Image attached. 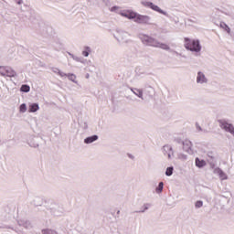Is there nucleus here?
Wrapping results in <instances>:
<instances>
[{
    "label": "nucleus",
    "instance_id": "9b49d317",
    "mask_svg": "<svg viewBox=\"0 0 234 234\" xmlns=\"http://www.w3.org/2000/svg\"><path fill=\"white\" fill-rule=\"evenodd\" d=\"M196 166L202 168L206 167V161L205 160H200L198 157L196 158Z\"/></svg>",
    "mask_w": 234,
    "mask_h": 234
},
{
    "label": "nucleus",
    "instance_id": "f8f14e48",
    "mask_svg": "<svg viewBox=\"0 0 234 234\" xmlns=\"http://www.w3.org/2000/svg\"><path fill=\"white\" fill-rule=\"evenodd\" d=\"M39 111V105L37 103H33L29 105V112H37Z\"/></svg>",
    "mask_w": 234,
    "mask_h": 234
},
{
    "label": "nucleus",
    "instance_id": "f257e3e1",
    "mask_svg": "<svg viewBox=\"0 0 234 234\" xmlns=\"http://www.w3.org/2000/svg\"><path fill=\"white\" fill-rule=\"evenodd\" d=\"M185 48L186 50H191V52H200L201 47L198 40H191L187 37H185Z\"/></svg>",
    "mask_w": 234,
    "mask_h": 234
},
{
    "label": "nucleus",
    "instance_id": "423d86ee",
    "mask_svg": "<svg viewBox=\"0 0 234 234\" xmlns=\"http://www.w3.org/2000/svg\"><path fill=\"white\" fill-rule=\"evenodd\" d=\"M121 16L122 17H127V19H136L137 14L134 13L133 11L128 10L121 13Z\"/></svg>",
    "mask_w": 234,
    "mask_h": 234
},
{
    "label": "nucleus",
    "instance_id": "1a4fd4ad",
    "mask_svg": "<svg viewBox=\"0 0 234 234\" xmlns=\"http://www.w3.org/2000/svg\"><path fill=\"white\" fill-rule=\"evenodd\" d=\"M191 147H193V144L191 143V141L186 140L183 143V148L185 149V151H191Z\"/></svg>",
    "mask_w": 234,
    "mask_h": 234
},
{
    "label": "nucleus",
    "instance_id": "aec40b11",
    "mask_svg": "<svg viewBox=\"0 0 234 234\" xmlns=\"http://www.w3.org/2000/svg\"><path fill=\"white\" fill-rule=\"evenodd\" d=\"M204 206V203L202 201H197L195 204L196 207H202Z\"/></svg>",
    "mask_w": 234,
    "mask_h": 234
},
{
    "label": "nucleus",
    "instance_id": "39448f33",
    "mask_svg": "<svg viewBox=\"0 0 234 234\" xmlns=\"http://www.w3.org/2000/svg\"><path fill=\"white\" fill-rule=\"evenodd\" d=\"M151 18L147 16H144V15H136L135 17V23H139V24H144V25H147V23H149V20Z\"/></svg>",
    "mask_w": 234,
    "mask_h": 234
},
{
    "label": "nucleus",
    "instance_id": "f3484780",
    "mask_svg": "<svg viewBox=\"0 0 234 234\" xmlns=\"http://www.w3.org/2000/svg\"><path fill=\"white\" fill-rule=\"evenodd\" d=\"M164 189V183L160 182L158 187L156 188V193H162Z\"/></svg>",
    "mask_w": 234,
    "mask_h": 234
},
{
    "label": "nucleus",
    "instance_id": "7ed1b4c3",
    "mask_svg": "<svg viewBox=\"0 0 234 234\" xmlns=\"http://www.w3.org/2000/svg\"><path fill=\"white\" fill-rule=\"evenodd\" d=\"M219 125L221 129H224V131H227V133H230V134L234 135L233 124H230L226 121H219Z\"/></svg>",
    "mask_w": 234,
    "mask_h": 234
},
{
    "label": "nucleus",
    "instance_id": "a878e982",
    "mask_svg": "<svg viewBox=\"0 0 234 234\" xmlns=\"http://www.w3.org/2000/svg\"><path fill=\"white\" fill-rule=\"evenodd\" d=\"M44 233H47V230H44Z\"/></svg>",
    "mask_w": 234,
    "mask_h": 234
},
{
    "label": "nucleus",
    "instance_id": "ddd939ff",
    "mask_svg": "<svg viewBox=\"0 0 234 234\" xmlns=\"http://www.w3.org/2000/svg\"><path fill=\"white\" fill-rule=\"evenodd\" d=\"M206 81V76L202 72L197 73V83H204Z\"/></svg>",
    "mask_w": 234,
    "mask_h": 234
},
{
    "label": "nucleus",
    "instance_id": "2eb2a0df",
    "mask_svg": "<svg viewBox=\"0 0 234 234\" xmlns=\"http://www.w3.org/2000/svg\"><path fill=\"white\" fill-rule=\"evenodd\" d=\"M22 92H30V86L28 85H22L20 88Z\"/></svg>",
    "mask_w": 234,
    "mask_h": 234
},
{
    "label": "nucleus",
    "instance_id": "0eeeda50",
    "mask_svg": "<svg viewBox=\"0 0 234 234\" xmlns=\"http://www.w3.org/2000/svg\"><path fill=\"white\" fill-rule=\"evenodd\" d=\"M154 47H155V48H162L163 50H169V45L160 43L158 41H155V45Z\"/></svg>",
    "mask_w": 234,
    "mask_h": 234
},
{
    "label": "nucleus",
    "instance_id": "5701e85b",
    "mask_svg": "<svg viewBox=\"0 0 234 234\" xmlns=\"http://www.w3.org/2000/svg\"><path fill=\"white\" fill-rule=\"evenodd\" d=\"M137 96H138L139 98H142V96H144V93H143L141 90H138Z\"/></svg>",
    "mask_w": 234,
    "mask_h": 234
},
{
    "label": "nucleus",
    "instance_id": "412c9836",
    "mask_svg": "<svg viewBox=\"0 0 234 234\" xmlns=\"http://www.w3.org/2000/svg\"><path fill=\"white\" fill-rule=\"evenodd\" d=\"M89 52H90V49H89V48H87V50L83 51V52H82V55H83L85 58H88Z\"/></svg>",
    "mask_w": 234,
    "mask_h": 234
},
{
    "label": "nucleus",
    "instance_id": "f03ea898",
    "mask_svg": "<svg viewBox=\"0 0 234 234\" xmlns=\"http://www.w3.org/2000/svg\"><path fill=\"white\" fill-rule=\"evenodd\" d=\"M0 74L1 76H6L7 78H16V70L10 67L5 66L0 67Z\"/></svg>",
    "mask_w": 234,
    "mask_h": 234
},
{
    "label": "nucleus",
    "instance_id": "6ab92c4d",
    "mask_svg": "<svg viewBox=\"0 0 234 234\" xmlns=\"http://www.w3.org/2000/svg\"><path fill=\"white\" fill-rule=\"evenodd\" d=\"M20 112H27V104L23 103L20 105Z\"/></svg>",
    "mask_w": 234,
    "mask_h": 234
},
{
    "label": "nucleus",
    "instance_id": "393cba45",
    "mask_svg": "<svg viewBox=\"0 0 234 234\" xmlns=\"http://www.w3.org/2000/svg\"><path fill=\"white\" fill-rule=\"evenodd\" d=\"M18 5H21V2H20V1L18 2Z\"/></svg>",
    "mask_w": 234,
    "mask_h": 234
},
{
    "label": "nucleus",
    "instance_id": "9d476101",
    "mask_svg": "<svg viewBox=\"0 0 234 234\" xmlns=\"http://www.w3.org/2000/svg\"><path fill=\"white\" fill-rule=\"evenodd\" d=\"M148 6H150V8H152V10H154V12H158L159 14H164V11L162 9H160V7L158 5H155L154 4L149 2L148 3Z\"/></svg>",
    "mask_w": 234,
    "mask_h": 234
},
{
    "label": "nucleus",
    "instance_id": "b1692460",
    "mask_svg": "<svg viewBox=\"0 0 234 234\" xmlns=\"http://www.w3.org/2000/svg\"><path fill=\"white\" fill-rule=\"evenodd\" d=\"M114 10H116V7H112L111 11L114 12Z\"/></svg>",
    "mask_w": 234,
    "mask_h": 234
},
{
    "label": "nucleus",
    "instance_id": "4468645a",
    "mask_svg": "<svg viewBox=\"0 0 234 234\" xmlns=\"http://www.w3.org/2000/svg\"><path fill=\"white\" fill-rule=\"evenodd\" d=\"M98 140V135H92L90 137H87L84 142L85 144H92V142H96Z\"/></svg>",
    "mask_w": 234,
    "mask_h": 234
},
{
    "label": "nucleus",
    "instance_id": "20e7f679",
    "mask_svg": "<svg viewBox=\"0 0 234 234\" xmlns=\"http://www.w3.org/2000/svg\"><path fill=\"white\" fill-rule=\"evenodd\" d=\"M142 42L144 45H148V47H154V45L156 44V40L147 35H144L142 37Z\"/></svg>",
    "mask_w": 234,
    "mask_h": 234
},
{
    "label": "nucleus",
    "instance_id": "a211bd4d",
    "mask_svg": "<svg viewBox=\"0 0 234 234\" xmlns=\"http://www.w3.org/2000/svg\"><path fill=\"white\" fill-rule=\"evenodd\" d=\"M166 176H171L173 175V167H168L165 171Z\"/></svg>",
    "mask_w": 234,
    "mask_h": 234
},
{
    "label": "nucleus",
    "instance_id": "6e6552de",
    "mask_svg": "<svg viewBox=\"0 0 234 234\" xmlns=\"http://www.w3.org/2000/svg\"><path fill=\"white\" fill-rule=\"evenodd\" d=\"M215 171L218 174L220 180H228V176L220 168H217Z\"/></svg>",
    "mask_w": 234,
    "mask_h": 234
},
{
    "label": "nucleus",
    "instance_id": "4be33fe9",
    "mask_svg": "<svg viewBox=\"0 0 234 234\" xmlns=\"http://www.w3.org/2000/svg\"><path fill=\"white\" fill-rule=\"evenodd\" d=\"M68 78H69V80H70L71 81H74V80H76V75H74V74H69V75H68Z\"/></svg>",
    "mask_w": 234,
    "mask_h": 234
},
{
    "label": "nucleus",
    "instance_id": "dca6fc26",
    "mask_svg": "<svg viewBox=\"0 0 234 234\" xmlns=\"http://www.w3.org/2000/svg\"><path fill=\"white\" fill-rule=\"evenodd\" d=\"M220 27H221V28H224V30H226V32H228L229 34V32H230L229 27H228V25H226V23L222 22L220 24Z\"/></svg>",
    "mask_w": 234,
    "mask_h": 234
}]
</instances>
